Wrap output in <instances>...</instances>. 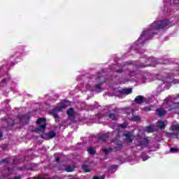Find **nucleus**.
Returning <instances> with one entry per match:
<instances>
[{
  "label": "nucleus",
  "instance_id": "1",
  "mask_svg": "<svg viewBox=\"0 0 179 179\" xmlns=\"http://www.w3.org/2000/svg\"><path fill=\"white\" fill-rule=\"evenodd\" d=\"M171 26V22L168 20H160L155 21L151 24L148 30L144 31L141 36L138 38V41L131 46V50H138V46L143 44L145 40H149L152 38L153 34H157L159 30H163L167 27Z\"/></svg>",
  "mask_w": 179,
  "mask_h": 179
},
{
  "label": "nucleus",
  "instance_id": "2",
  "mask_svg": "<svg viewBox=\"0 0 179 179\" xmlns=\"http://www.w3.org/2000/svg\"><path fill=\"white\" fill-rule=\"evenodd\" d=\"M36 124L38 128L35 130V132L38 134H41V137L42 139H52V138H55L57 134L55 131H50L48 134H45V127H47V122L45 118H39L36 121Z\"/></svg>",
  "mask_w": 179,
  "mask_h": 179
},
{
  "label": "nucleus",
  "instance_id": "3",
  "mask_svg": "<svg viewBox=\"0 0 179 179\" xmlns=\"http://www.w3.org/2000/svg\"><path fill=\"white\" fill-rule=\"evenodd\" d=\"M69 106V101H64L62 103V105L59 106H57L55 109L52 110V114L55 117V118H58V111H62L64 108H66Z\"/></svg>",
  "mask_w": 179,
  "mask_h": 179
},
{
  "label": "nucleus",
  "instance_id": "4",
  "mask_svg": "<svg viewBox=\"0 0 179 179\" xmlns=\"http://www.w3.org/2000/svg\"><path fill=\"white\" fill-rule=\"evenodd\" d=\"M135 143L137 146H140L141 149H143V148H146L149 144V138H142V137H138L136 138Z\"/></svg>",
  "mask_w": 179,
  "mask_h": 179
},
{
  "label": "nucleus",
  "instance_id": "5",
  "mask_svg": "<svg viewBox=\"0 0 179 179\" xmlns=\"http://www.w3.org/2000/svg\"><path fill=\"white\" fill-rule=\"evenodd\" d=\"M93 80H90L89 82V84H87L85 85V88L87 90H90L91 92H94V90H100V89H101L100 87L101 85L100 84H98V85H96V84H93Z\"/></svg>",
  "mask_w": 179,
  "mask_h": 179
},
{
  "label": "nucleus",
  "instance_id": "6",
  "mask_svg": "<svg viewBox=\"0 0 179 179\" xmlns=\"http://www.w3.org/2000/svg\"><path fill=\"white\" fill-rule=\"evenodd\" d=\"M157 125L158 128H160V129H164L167 125V121L159 120L157 123Z\"/></svg>",
  "mask_w": 179,
  "mask_h": 179
},
{
  "label": "nucleus",
  "instance_id": "7",
  "mask_svg": "<svg viewBox=\"0 0 179 179\" xmlns=\"http://www.w3.org/2000/svg\"><path fill=\"white\" fill-rule=\"evenodd\" d=\"M155 129H156V127L153 125H150L145 128V131L148 133H152V132H155Z\"/></svg>",
  "mask_w": 179,
  "mask_h": 179
},
{
  "label": "nucleus",
  "instance_id": "8",
  "mask_svg": "<svg viewBox=\"0 0 179 179\" xmlns=\"http://www.w3.org/2000/svg\"><path fill=\"white\" fill-rule=\"evenodd\" d=\"M135 101L138 104H141V103H143V101H145V97H143L142 96H138L135 98Z\"/></svg>",
  "mask_w": 179,
  "mask_h": 179
},
{
  "label": "nucleus",
  "instance_id": "9",
  "mask_svg": "<svg viewBox=\"0 0 179 179\" xmlns=\"http://www.w3.org/2000/svg\"><path fill=\"white\" fill-rule=\"evenodd\" d=\"M149 61H150L151 64L149 65H147V66H155L156 64H157V59L155 57H150L149 59Z\"/></svg>",
  "mask_w": 179,
  "mask_h": 179
},
{
  "label": "nucleus",
  "instance_id": "10",
  "mask_svg": "<svg viewBox=\"0 0 179 179\" xmlns=\"http://www.w3.org/2000/svg\"><path fill=\"white\" fill-rule=\"evenodd\" d=\"M120 93L122 94H131V93H132V89L131 88H127V89H124L122 91H120Z\"/></svg>",
  "mask_w": 179,
  "mask_h": 179
},
{
  "label": "nucleus",
  "instance_id": "11",
  "mask_svg": "<svg viewBox=\"0 0 179 179\" xmlns=\"http://www.w3.org/2000/svg\"><path fill=\"white\" fill-rule=\"evenodd\" d=\"M157 114L159 117H163V115H166V110H164L163 108H160L157 110Z\"/></svg>",
  "mask_w": 179,
  "mask_h": 179
},
{
  "label": "nucleus",
  "instance_id": "12",
  "mask_svg": "<svg viewBox=\"0 0 179 179\" xmlns=\"http://www.w3.org/2000/svg\"><path fill=\"white\" fill-rule=\"evenodd\" d=\"M12 83V80L8 78V80H3L1 82L0 86H5V85H10Z\"/></svg>",
  "mask_w": 179,
  "mask_h": 179
},
{
  "label": "nucleus",
  "instance_id": "13",
  "mask_svg": "<svg viewBox=\"0 0 179 179\" xmlns=\"http://www.w3.org/2000/svg\"><path fill=\"white\" fill-rule=\"evenodd\" d=\"M124 135V136H126V139H127V142H131L132 141V133L131 132H128Z\"/></svg>",
  "mask_w": 179,
  "mask_h": 179
},
{
  "label": "nucleus",
  "instance_id": "14",
  "mask_svg": "<svg viewBox=\"0 0 179 179\" xmlns=\"http://www.w3.org/2000/svg\"><path fill=\"white\" fill-rule=\"evenodd\" d=\"M67 115H69V117H73V115H75V111L73 110V108H70L67 110Z\"/></svg>",
  "mask_w": 179,
  "mask_h": 179
},
{
  "label": "nucleus",
  "instance_id": "15",
  "mask_svg": "<svg viewBox=\"0 0 179 179\" xmlns=\"http://www.w3.org/2000/svg\"><path fill=\"white\" fill-rule=\"evenodd\" d=\"M117 171V166L113 165L112 166L109 170H108V173H110L111 174L115 173V171Z\"/></svg>",
  "mask_w": 179,
  "mask_h": 179
},
{
  "label": "nucleus",
  "instance_id": "16",
  "mask_svg": "<svg viewBox=\"0 0 179 179\" xmlns=\"http://www.w3.org/2000/svg\"><path fill=\"white\" fill-rule=\"evenodd\" d=\"M171 131H179V124H173L171 127Z\"/></svg>",
  "mask_w": 179,
  "mask_h": 179
},
{
  "label": "nucleus",
  "instance_id": "17",
  "mask_svg": "<svg viewBox=\"0 0 179 179\" xmlns=\"http://www.w3.org/2000/svg\"><path fill=\"white\" fill-rule=\"evenodd\" d=\"M87 152L90 155H95L96 154V148H90L88 150H87Z\"/></svg>",
  "mask_w": 179,
  "mask_h": 179
},
{
  "label": "nucleus",
  "instance_id": "18",
  "mask_svg": "<svg viewBox=\"0 0 179 179\" xmlns=\"http://www.w3.org/2000/svg\"><path fill=\"white\" fill-rule=\"evenodd\" d=\"M127 126H128V124L127 123L124 122L123 124H119L117 126V128L119 130L121 129H124V128H127Z\"/></svg>",
  "mask_w": 179,
  "mask_h": 179
},
{
  "label": "nucleus",
  "instance_id": "19",
  "mask_svg": "<svg viewBox=\"0 0 179 179\" xmlns=\"http://www.w3.org/2000/svg\"><path fill=\"white\" fill-rule=\"evenodd\" d=\"M102 150H103V153H105V155H108V153H110V152H111V150H113V148H104Z\"/></svg>",
  "mask_w": 179,
  "mask_h": 179
},
{
  "label": "nucleus",
  "instance_id": "20",
  "mask_svg": "<svg viewBox=\"0 0 179 179\" xmlns=\"http://www.w3.org/2000/svg\"><path fill=\"white\" fill-rule=\"evenodd\" d=\"M172 106H173V108H168V110H169V111H171V110H174V108H178V107H179V103H173V104L172 105Z\"/></svg>",
  "mask_w": 179,
  "mask_h": 179
},
{
  "label": "nucleus",
  "instance_id": "21",
  "mask_svg": "<svg viewBox=\"0 0 179 179\" xmlns=\"http://www.w3.org/2000/svg\"><path fill=\"white\" fill-rule=\"evenodd\" d=\"M82 169L85 173H89V171H90V169H89V167L85 164L83 165Z\"/></svg>",
  "mask_w": 179,
  "mask_h": 179
},
{
  "label": "nucleus",
  "instance_id": "22",
  "mask_svg": "<svg viewBox=\"0 0 179 179\" xmlns=\"http://www.w3.org/2000/svg\"><path fill=\"white\" fill-rule=\"evenodd\" d=\"M109 118H110V120H113V121H115L116 120L118 119V117L114 114H110Z\"/></svg>",
  "mask_w": 179,
  "mask_h": 179
},
{
  "label": "nucleus",
  "instance_id": "23",
  "mask_svg": "<svg viewBox=\"0 0 179 179\" xmlns=\"http://www.w3.org/2000/svg\"><path fill=\"white\" fill-rule=\"evenodd\" d=\"M66 171H67L68 173H71L73 171V166H66Z\"/></svg>",
  "mask_w": 179,
  "mask_h": 179
},
{
  "label": "nucleus",
  "instance_id": "24",
  "mask_svg": "<svg viewBox=\"0 0 179 179\" xmlns=\"http://www.w3.org/2000/svg\"><path fill=\"white\" fill-rule=\"evenodd\" d=\"M132 121H141V117L139 116H133L131 117Z\"/></svg>",
  "mask_w": 179,
  "mask_h": 179
},
{
  "label": "nucleus",
  "instance_id": "25",
  "mask_svg": "<svg viewBox=\"0 0 179 179\" xmlns=\"http://www.w3.org/2000/svg\"><path fill=\"white\" fill-rule=\"evenodd\" d=\"M55 157L57 162H59V159H61V154H55Z\"/></svg>",
  "mask_w": 179,
  "mask_h": 179
},
{
  "label": "nucleus",
  "instance_id": "26",
  "mask_svg": "<svg viewBox=\"0 0 179 179\" xmlns=\"http://www.w3.org/2000/svg\"><path fill=\"white\" fill-rule=\"evenodd\" d=\"M19 120H20V121H21V122H23V121H29V117H27L26 116H23L22 117H21Z\"/></svg>",
  "mask_w": 179,
  "mask_h": 179
},
{
  "label": "nucleus",
  "instance_id": "27",
  "mask_svg": "<svg viewBox=\"0 0 179 179\" xmlns=\"http://www.w3.org/2000/svg\"><path fill=\"white\" fill-rule=\"evenodd\" d=\"M142 159H143V162H146V160H148V159H149V157L147 155H143Z\"/></svg>",
  "mask_w": 179,
  "mask_h": 179
},
{
  "label": "nucleus",
  "instance_id": "28",
  "mask_svg": "<svg viewBox=\"0 0 179 179\" xmlns=\"http://www.w3.org/2000/svg\"><path fill=\"white\" fill-rule=\"evenodd\" d=\"M106 178V176L104 175L101 176H94L93 179H104Z\"/></svg>",
  "mask_w": 179,
  "mask_h": 179
},
{
  "label": "nucleus",
  "instance_id": "29",
  "mask_svg": "<svg viewBox=\"0 0 179 179\" xmlns=\"http://www.w3.org/2000/svg\"><path fill=\"white\" fill-rule=\"evenodd\" d=\"M138 78H140V79H141L140 81L141 83H144V82H145V76H138Z\"/></svg>",
  "mask_w": 179,
  "mask_h": 179
},
{
  "label": "nucleus",
  "instance_id": "30",
  "mask_svg": "<svg viewBox=\"0 0 179 179\" xmlns=\"http://www.w3.org/2000/svg\"><path fill=\"white\" fill-rule=\"evenodd\" d=\"M170 152H171L172 153H176V152H178V150L172 148L170 149Z\"/></svg>",
  "mask_w": 179,
  "mask_h": 179
},
{
  "label": "nucleus",
  "instance_id": "31",
  "mask_svg": "<svg viewBox=\"0 0 179 179\" xmlns=\"http://www.w3.org/2000/svg\"><path fill=\"white\" fill-rule=\"evenodd\" d=\"M144 111H150V108L149 107H145L143 108Z\"/></svg>",
  "mask_w": 179,
  "mask_h": 179
},
{
  "label": "nucleus",
  "instance_id": "32",
  "mask_svg": "<svg viewBox=\"0 0 179 179\" xmlns=\"http://www.w3.org/2000/svg\"><path fill=\"white\" fill-rule=\"evenodd\" d=\"M99 82H100V78H96V79L95 80L94 83H99Z\"/></svg>",
  "mask_w": 179,
  "mask_h": 179
},
{
  "label": "nucleus",
  "instance_id": "33",
  "mask_svg": "<svg viewBox=\"0 0 179 179\" xmlns=\"http://www.w3.org/2000/svg\"><path fill=\"white\" fill-rule=\"evenodd\" d=\"M164 84H165L166 86H169L170 82H166V81H165V82L164 83Z\"/></svg>",
  "mask_w": 179,
  "mask_h": 179
},
{
  "label": "nucleus",
  "instance_id": "34",
  "mask_svg": "<svg viewBox=\"0 0 179 179\" xmlns=\"http://www.w3.org/2000/svg\"><path fill=\"white\" fill-rule=\"evenodd\" d=\"M135 75V73L134 72V71H131V73H130V76H134Z\"/></svg>",
  "mask_w": 179,
  "mask_h": 179
},
{
  "label": "nucleus",
  "instance_id": "35",
  "mask_svg": "<svg viewBox=\"0 0 179 179\" xmlns=\"http://www.w3.org/2000/svg\"><path fill=\"white\" fill-rule=\"evenodd\" d=\"M115 71H116V72L121 73V72H122V69H120V70H117V69H116Z\"/></svg>",
  "mask_w": 179,
  "mask_h": 179
},
{
  "label": "nucleus",
  "instance_id": "36",
  "mask_svg": "<svg viewBox=\"0 0 179 179\" xmlns=\"http://www.w3.org/2000/svg\"><path fill=\"white\" fill-rule=\"evenodd\" d=\"M127 82H128V80L122 81L120 83H122V84H125V83H127Z\"/></svg>",
  "mask_w": 179,
  "mask_h": 179
},
{
  "label": "nucleus",
  "instance_id": "37",
  "mask_svg": "<svg viewBox=\"0 0 179 179\" xmlns=\"http://www.w3.org/2000/svg\"><path fill=\"white\" fill-rule=\"evenodd\" d=\"M176 138H178V134H175Z\"/></svg>",
  "mask_w": 179,
  "mask_h": 179
},
{
  "label": "nucleus",
  "instance_id": "38",
  "mask_svg": "<svg viewBox=\"0 0 179 179\" xmlns=\"http://www.w3.org/2000/svg\"><path fill=\"white\" fill-rule=\"evenodd\" d=\"M118 148H121L122 145L121 144H117Z\"/></svg>",
  "mask_w": 179,
  "mask_h": 179
},
{
  "label": "nucleus",
  "instance_id": "39",
  "mask_svg": "<svg viewBox=\"0 0 179 179\" xmlns=\"http://www.w3.org/2000/svg\"><path fill=\"white\" fill-rule=\"evenodd\" d=\"M167 101H169V99H166L165 100V102H166V103H169V102H167Z\"/></svg>",
  "mask_w": 179,
  "mask_h": 179
},
{
  "label": "nucleus",
  "instance_id": "40",
  "mask_svg": "<svg viewBox=\"0 0 179 179\" xmlns=\"http://www.w3.org/2000/svg\"><path fill=\"white\" fill-rule=\"evenodd\" d=\"M2 136V132L0 131V138Z\"/></svg>",
  "mask_w": 179,
  "mask_h": 179
},
{
  "label": "nucleus",
  "instance_id": "41",
  "mask_svg": "<svg viewBox=\"0 0 179 179\" xmlns=\"http://www.w3.org/2000/svg\"><path fill=\"white\" fill-rule=\"evenodd\" d=\"M15 179H20V177H16V178H15Z\"/></svg>",
  "mask_w": 179,
  "mask_h": 179
},
{
  "label": "nucleus",
  "instance_id": "42",
  "mask_svg": "<svg viewBox=\"0 0 179 179\" xmlns=\"http://www.w3.org/2000/svg\"><path fill=\"white\" fill-rule=\"evenodd\" d=\"M145 66H141V68H143V67H145Z\"/></svg>",
  "mask_w": 179,
  "mask_h": 179
},
{
  "label": "nucleus",
  "instance_id": "43",
  "mask_svg": "<svg viewBox=\"0 0 179 179\" xmlns=\"http://www.w3.org/2000/svg\"><path fill=\"white\" fill-rule=\"evenodd\" d=\"M169 79V78H166V80H168Z\"/></svg>",
  "mask_w": 179,
  "mask_h": 179
},
{
  "label": "nucleus",
  "instance_id": "44",
  "mask_svg": "<svg viewBox=\"0 0 179 179\" xmlns=\"http://www.w3.org/2000/svg\"><path fill=\"white\" fill-rule=\"evenodd\" d=\"M106 136H108V134H106Z\"/></svg>",
  "mask_w": 179,
  "mask_h": 179
},
{
  "label": "nucleus",
  "instance_id": "45",
  "mask_svg": "<svg viewBox=\"0 0 179 179\" xmlns=\"http://www.w3.org/2000/svg\"><path fill=\"white\" fill-rule=\"evenodd\" d=\"M115 149H116V150H117V147H115Z\"/></svg>",
  "mask_w": 179,
  "mask_h": 179
},
{
  "label": "nucleus",
  "instance_id": "46",
  "mask_svg": "<svg viewBox=\"0 0 179 179\" xmlns=\"http://www.w3.org/2000/svg\"><path fill=\"white\" fill-rule=\"evenodd\" d=\"M173 1H179V0H173Z\"/></svg>",
  "mask_w": 179,
  "mask_h": 179
},
{
  "label": "nucleus",
  "instance_id": "47",
  "mask_svg": "<svg viewBox=\"0 0 179 179\" xmlns=\"http://www.w3.org/2000/svg\"><path fill=\"white\" fill-rule=\"evenodd\" d=\"M71 179H75V178H72Z\"/></svg>",
  "mask_w": 179,
  "mask_h": 179
}]
</instances>
